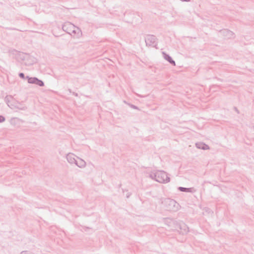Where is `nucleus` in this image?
<instances>
[{"label":"nucleus","instance_id":"obj_1","mask_svg":"<svg viewBox=\"0 0 254 254\" xmlns=\"http://www.w3.org/2000/svg\"><path fill=\"white\" fill-rule=\"evenodd\" d=\"M149 176L151 179L154 180L160 183L166 184L170 181V179L168 174L164 171L151 172Z\"/></svg>","mask_w":254,"mask_h":254},{"label":"nucleus","instance_id":"obj_2","mask_svg":"<svg viewBox=\"0 0 254 254\" xmlns=\"http://www.w3.org/2000/svg\"><path fill=\"white\" fill-rule=\"evenodd\" d=\"M163 203L168 210L177 211L180 208V204L173 199L166 198Z\"/></svg>","mask_w":254,"mask_h":254},{"label":"nucleus","instance_id":"obj_3","mask_svg":"<svg viewBox=\"0 0 254 254\" xmlns=\"http://www.w3.org/2000/svg\"><path fill=\"white\" fill-rule=\"evenodd\" d=\"M156 37L153 35H148L145 38L146 46L154 47L156 45Z\"/></svg>","mask_w":254,"mask_h":254},{"label":"nucleus","instance_id":"obj_4","mask_svg":"<svg viewBox=\"0 0 254 254\" xmlns=\"http://www.w3.org/2000/svg\"><path fill=\"white\" fill-rule=\"evenodd\" d=\"M63 30L69 34H71V32L73 28H74V25L70 22H65L63 25Z\"/></svg>","mask_w":254,"mask_h":254},{"label":"nucleus","instance_id":"obj_5","mask_svg":"<svg viewBox=\"0 0 254 254\" xmlns=\"http://www.w3.org/2000/svg\"><path fill=\"white\" fill-rule=\"evenodd\" d=\"M220 33L227 39H232L234 38V33L228 30V29H223L220 31Z\"/></svg>","mask_w":254,"mask_h":254},{"label":"nucleus","instance_id":"obj_6","mask_svg":"<svg viewBox=\"0 0 254 254\" xmlns=\"http://www.w3.org/2000/svg\"><path fill=\"white\" fill-rule=\"evenodd\" d=\"M76 157L77 158V157L72 153H68L66 156L67 162L71 165H75L77 159L75 158Z\"/></svg>","mask_w":254,"mask_h":254},{"label":"nucleus","instance_id":"obj_7","mask_svg":"<svg viewBox=\"0 0 254 254\" xmlns=\"http://www.w3.org/2000/svg\"><path fill=\"white\" fill-rule=\"evenodd\" d=\"M179 225L180 229V233L182 234H186L189 231V227L185 223L181 222L179 223Z\"/></svg>","mask_w":254,"mask_h":254},{"label":"nucleus","instance_id":"obj_8","mask_svg":"<svg viewBox=\"0 0 254 254\" xmlns=\"http://www.w3.org/2000/svg\"><path fill=\"white\" fill-rule=\"evenodd\" d=\"M4 100H5V102L6 103L8 106L10 108H12V106L14 105V102L15 101L13 97L11 95L6 96L5 97Z\"/></svg>","mask_w":254,"mask_h":254},{"label":"nucleus","instance_id":"obj_9","mask_svg":"<svg viewBox=\"0 0 254 254\" xmlns=\"http://www.w3.org/2000/svg\"><path fill=\"white\" fill-rule=\"evenodd\" d=\"M75 165L80 168H84L86 167V163L84 160L77 157Z\"/></svg>","mask_w":254,"mask_h":254},{"label":"nucleus","instance_id":"obj_10","mask_svg":"<svg viewBox=\"0 0 254 254\" xmlns=\"http://www.w3.org/2000/svg\"><path fill=\"white\" fill-rule=\"evenodd\" d=\"M195 146L198 149H201L204 150L209 149V147L208 145L201 142L196 143Z\"/></svg>","mask_w":254,"mask_h":254},{"label":"nucleus","instance_id":"obj_11","mask_svg":"<svg viewBox=\"0 0 254 254\" xmlns=\"http://www.w3.org/2000/svg\"><path fill=\"white\" fill-rule=\"evenodd\" d=\"M72 34H77V38H79L81 36L82 32L81 30L78 27L74 26V28L72 29L71 32V34L70 35H71Z\"/></svg>","mask_w":254,"mask_h":254},{"label":"nucleus","instance_id":"obj_12","mask_svg":"<svg viewBox=\"0 0 254 254\" xmlns=\"http://www.w3.org/2000/svg\"><path fill=\"white\" fill-rule=\"evenodd\" d=\"M163 54L164 59L166 61H167L169 63H170L171 64H172L173 65H176L175 62L172 59V58L169 55H168L164 52L163 53Z\"/></svg>","mask_w":254,"mask_h":254},{"label":"nucleus","instance_id":"obj_13","mask_svg":"<svg viewBox=\"0 0 254 254\" xmlns=\"http://www.w3.org/2000/svg\"><path fill=\"white\" fill-rule=\"evenodd\" d=\"M14 105L12 106V109L17 108L21 110H25L26 109L25 106H22L19 103L14 101Z\"/></svg>","mask_w":254,"mask_h":254},{"label":"nucleus","instance_id":"obj_14","mask_svg":"<svg viewBox=\"0 0 254 254\" xmlns=\"http://www.w3.org/2000/svg\"><path fill=\"white\" fill-rule=\"evenodd\" d=\"M28 80V82L30 84H35L36 77H30L28 76L26 77Z\"/></svg>","mask_w":254,"mask_h":254},{"label":"nucleus","instance_id":"obj_15","mask_svg":"<svg viewBox=\"0 0 254 254\" xmlns=\"http://www.w3.org/2000/svg\"><path fill=\"white\" fill-rule=\"evenodd\" d=\"M35 84H36L39 86L42 87L44 86V83L43 81L39 79L38 78L36 77V81Z\"/></svg>","mask_w":254,"mask_h":254},{"label":"nucleus","instance_id":"obj_16","mask_svg":"<svg viewBox=\"0 0 254 254\" xmlns=\"http://www.w3.org/2000/svg\"><path fill=\"white\" fill-rule=\"evenodd\" d=\"M190 188H184V187H179L178 188V190L181 191H183V192H189V191H190Z\"/></svg>","mask_w":254,"mask_h":254},{"label":"nucleus","instance_id":"obj_17","mask_svg":"<svg viewBox=\"0 0 254 254\" xmlns=\"http://www.w3.org/2000/svg\"><path fill=\"white\" fill-rule=\"evenodd\" d=\"M20 254H34L30 251H23L21 252Z\"/></svg>","mask_w":254,"mask_h":254},{"label":"nucleus","instance_id":"obj_18","mask_svg":"<svg viewBox=\"0 0 254 254\" xmlns=\"http://www.w3.org/2000/svg\"><path fill=\"white\" fill-rule=\"evenodd\" d=\"M5 121V118L3 116L0 115V123H2Z\"/></svg>","mask_w":254,"mask_h":254},{"label":"nucleus","instance_id":"obj_19","mask_svg":"<svg viewBox=\"0 0 254 254\" xmlns=\"http://www.w3.org/2000/svg\"><path fill=\"white\" fill-rule=\"evenodd\" d=\"M19 77H20V78H23V79H24V78H25V77L24 74L23 73H22V72H21V73H20L19 74Z\"/></svg>","mask_w":254,"mask_h":254},{"label":"nucleus","instance_id":"obj_20","mask_svg":"<svg viewBox=\"0 0 254 254\" xmlns=\"http://www.w3.org/2000/svg\"><path fill=\"white\" fill-rule=\"evenodd\" d=\"M17 120H18V119L16 118H13L11 119H10V123L13 124L15 122V121Z\"/></svg>","mask_w":254,"mask_h":254},{"label":"nucleus","instance_id":"obj_21","mask_svg":"<svg viewBox=\"0 0 254 254\" xmlns=\"http://www.w3.org/2000/svg\"><path fill=\"white\" fill-rule=\"evenodd\" d=\"M130 106L132 109H138L137 107H136V106H135V105H130Z\"/></svg>","mask_w":254,"mask_h":254},{"label":"nucleus","instance_id":"obj_22","mask_svg":"<svg viewBox=\"0 0 254 254\" xmlns=\"http://www.w3.org/2000/svg\"><path fill=\"white\" fill-rule=\"evenodd\" d=\"M181 0L182 1H186V2L190 1V0Z\"/></svg>","mask_w":254,"mask_h":254},{"label":"nucleus","instance_id":"obj_23","mask_svg":"<svg viewBox=\"0 0 254 254\" xmlns=\"http://www.w3.org/2000/svg\"><path fill=\"white\" fill-rule=\"evenodd\" d=\"M235 110H236V111H237V113H239L238 110L237 109V108H235Z\"/></svg>","mask_w":254,"mask_h":254},{"label":"nucleus","instance_id":"obj_24","mask_svg":"<svg viewBox=\"0 0 254 254\" xmlns=\"http://www.w3.org/2000/svg\"><path fill=\"white\" fill-rule=\"evenodd\" d=\"M129 196V194H127V198H128Z\"/></svg>","mask_w":254,"mask_h":254},{"label":"nucleus","instance_id":"obj_25","mask_svg":"<svg viewBox=\"0 0 254 254\" xmlns=\"http://www.w3.org/2000/svg\"><path fill=\"white\" fill-rule=\"evenodd\" d=\"M74 95H75V96H77V93L74 94Z\"/></svg>","mask_w":254,"mask_h":254}]
</instances>
